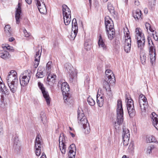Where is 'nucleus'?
<instances>
[{
    "instance_id": "c9c22d12",
    "label": "nucleus",
    "mask_w": 158,
    "mask_h": 158,
    "mask_svg": "<svg viewBox=\"0 0 158 158\" xmlns=\"http://www.w3.org/2000/svg\"><path fill=\"white\" fill-rule=\"evenodd\" d=\"M40 117L41 118V121H42L44 124H45L47 122V117L44 112H42L40 114Z\"/></svg>"
},
{
    "instance_id": "bf43d9fd",
    "label": "nucleus",
    "mask_w": 158,
    "mask_h": 158,
    "mask_svg": "<svg viewBox=\"0 0 158 158\" xmlns=\"http://www.w3.org/2000/svg\"><path fill=\"white\" fill-rule=\"evenodd\" d=\"M25 1L28 4H30L31 3L32 0H25Z\"/></svg>"
},
{
    "instance_id": "4468645a",
    "label": "nucleus",
    "mask_w": 158,
    "mask_h": 158,
    "mask_svg": "<svg viewBox=\"0 0 158 158\" xmlns=\"http://www.w3.org/2000/svg\"><path fill=\"white\" fill-rule=\"evenodd\" d=\"M38 86L41 90L43 96L45 99L48 105L50 104V98L49 96L48 93L45 90V89L43 86V84L40 82L38 83Z\"/></svg>"
},
{
    "instance_id": "37998d69",
    "label": "nucleus",
    "mask_w": 158,
    "mask_h": 158,
    "mask_svg": "<svg viewBox=\"0 0 158 158\" xmlns=\"http://www.w3.org/2000/svg\"><path fill=\"white\" fill-rule=\"evenodd\" d=\"M155 138L153 135H151L148 136L147 139V141L148 142L150 143L155 142Z\"/></svg>"
},
{
    "instance_id": "ddd939ff",
    "label": "nucleus",
    "mask_w": 158,
    "mask_h": 158,
    "mask_svg": "<svg viewBox=\"0 0 158 158\" xmlns=\"http://www.w3.org/2000/svg\"><path fill=\"white\" fill-rule=\"evenodd\" d=\"M72 32L70 35L71 40H74L76 37L77 33L78 27L76 19H73L72 21Z\"/></svg>"
},
{
    "instance_id": "39448f33",
    "label": "nucleus",
    "mask_w": 158,
    "mask_h": 158,
    "mask_svg": "<svg viewBox=\"0 0 158 158\" xmlns=\"http://www.w3.org/2000/svg\"><path fill=\"white\" fill-rule=\"evenodd\" d=\"M149 55L150 57L151 62L153 64L155 62L156 58V53L155 48L152 40L148 39Z\"/></svg>"
},
{
    "instance_id": "09e8293b",
    "label": "nucleus",
    "mask_w": 158,
    "mask_h": 158,
    "mask_svg": "<svg viewBox=\"0 0 158 158\" xmlns=\"http://www.w3.org/2000/svg\"><path fill=\"white\" fill-rule=\"evenodd\" d=\"M128 149L130 151H132L134 150V143L133 142H131L129 144Z\"/></svg>"
},
{
    "instance_id": "473e14b6",
    "label": "nucleus",
    "mask_w": 158,
    "mask_h": 158,
    "mask_svg": "<svg viewBox=\"0 0 158 158\" xmlns=\"http://www.w3.org/2000/svg\"><path fill=\"white\" fill-rule=\"evenodd\" d=\"M78 122L80 124L82 125L83 127L87 125V124L89 125L86 117H84L83 119L81 121H78Z\"/></svg>"
},
{
    "instance_id": "a18cd8bd",
    "label": "nucleus",
    "mask_w": 158,
    "mask_h": 158,
    "mask_svg": "<svg viewBox=\"0 0 158 158\" xmlns=\"http://www.w3.org/2000/svg\"><path fill=\"white\" fill-rule=\"evenodd\" d=\"M108 9L110 13L114 12V8L111 4H109L108 5Z\"/></svg>"
},
{
    "instance_id": "c03bdc74",
    "label": "nucleus",
    "mask_w": 158,
    "mask_h": 158,
    "mask_svg": "<svg viewBox=\"0 0 158 158\" xmlns=\"http://www.w3.org/2000/svg\"><path fill=\"white\" fill-rule=\"evenodd\" d=\"M130 137L123 138V144L124 146H127L128 145Z\"/></svg>"
},
{
    "instance_id": "cd10ccee",
    "label": "nucleus",
    "mask_w": 158,
    "mask_h": 158,
    "mask_svg": "<svg viewBox=\"0 0 158 158\" xmlns=\"http://www.w3.org/2000/svg\"><path fill=\"white\" fill-rule=\"evenodd\" d=\"M85 116L82 110L78 109L77 110V118L78 121H81L83 119Z\"/></svg>"
},
{
    "instance_id": "e433bc0d",
    "label": "nucleus",
    "mask_w": 158,
    "mask_h": 158,
    "mask_svg": "<svg viewBox=\"0 0 158 158\" xmlns=\"http://www.w3.org/2000/svg\"><path fill=\"white\" fill-rule=\"evenodd\" d=\"M65 137L63 133L60 134L59 138V144L64 143L65 142Z\"/></svg>"
},
{
    "instance_id": "49530a36",
    "label": "nucleus",
    "mask_w": 158,
    "mask_h": 158,
    "mask_svg": "<svg viewBox=\"0 0 158 158\" xmlns=\"http://www.w3.org/2000/svg\"><path fill=\"white\" fill-rule=\"evenodd\" d=\"M3 47L4 48H6L7 50H9L10 51L12 52H13L14 50L13 47L8 45V44H6L5 46Z\"/></svg>"
},
{
    "instance_id": "13d9d810",
    "label": "nucleus",
    "mask_w": 158,
    "mask_h": 158,
    "mask_svg": "<svg viewBox=\"0 0 158 158\" xmlns=\"http://www.w3.org/2000/svg\"><path fill=\"white\" fill-rule=\"evenodd\" d=\"M134 3L135 5L137 6H138L139 5V2L137 0H135Z\"/></svg>"
},
{
    "instance_id": "6ab92c4d",
    "label": "nucleus",
    "mask_w": 158,
    "mask_h": 158,
    "mask_svg": "<svg viewBox=\"0 0 158 158\" xmlns=\"http://www.w3.org/2000/svg\"><path fill=\"white\" fill-rule=\"evenodd\" d=\"M142 12L139 9H137L133 11V16L136 20H142Z\"/></svg>"
},
{
    "instance_id": "6e6d98bb",
    "label": "nucleus",
    "mask_w": 158,
    "mask_h": 158,
    "mask_svg": "<svg viewBox=\"0 0 158 158\" xmlns=\"http://www.w3.org/2000/svg\"><path fill=\"white\" fill-rule=\"evenodd\" d=\"M103 68V65L102 63H99L97 65V68L99 70H101Z\"/></svg>"
},
{
    "instance_id": "aec40b11",
    "label": "nucleus",
    "mask_w": 158,
    "mask_h": 158,
    "mask_svg": "<svg viewBox=\"0 0 158 158\" xmlns=\"http://www.w3.org/2000/svg\"><path fill=\"white\" fill-rule=\"evenodd\" d=\"M69 158H74L75 154L76 148L74 144H72L69 147Z\"/></svg>"
},
{
    "instance_id": "5701e85b",
    "label": "nucleus",
    "mask_w": 158,
    "mask_h": 158,
    "mask_svg": "<svg viewBox=\"0 0 158 158\" xmlns=\"http://www.w3.org/2000/svg\"><path fill=\"white\" fill-rule=\"evenodd\" d=\"M109 17L107 16L105 17V24L106 30L114 28V24L109 20Z\"/></svg>"
},
{
    "instance_id": "603ef678",
    "label": "nucleus",
    "mask_w": 158,
    "mask_h": 158,
    "mask_svg": "<svg viewBox=\"0 0 158 158\" xmlns=\"http://www.w3.org/2000/svg\"><path fill=\"white\" fill-rule=\"evenodd\" d=\"M97 103L98 104V105L100 107L102 106L103 104V102H102V101H100L99 100V98H97Z\"/></svg>"
},
{
    "instance_id": "4d7b16f0",
    "label": "nucleus",
    "mask_w": 158,
    "mask_h": 158,
    "mask_svg": "<svg viewBox=\"0 0 158 158\" xmlns=\"http://www.w3.org/2000/svg\"><path fill=\"white\" fill-rule=\"evenodd\" d=\"M97 98H99V100L102 101L103 102H104V97H103L100 96V95L98 96V94L97 96Z\"/></svg>"
},
{
    "instance_id": "7ed1b4c3",
    "label": "nucleus",
    "mask_w": 158,
    "mask_h": 158,
    "mask_svg": "<svg viewBox=\"0 0 158 158\" xmlns=\"http://www.w3.org/2000/svg\"><path fill=\"white\" fill-rule=\"evenodd\" d=\"M116 112V122L115 121L114 124V125L115 126H117V124L119 125L122 124L123 121V111L122 107V101L120 100H118L117 101Z\"/></svg>"
},
{
    "instance_id": "864d4df0",
    "label": "nucleus",
    "mask_w": 158,
    "mask_h": 158,
    "mask_svg": "<svg viewBox=\"0 0 158 158\" xmlns=\"http://www.w3.org/2000/svg\"><path fill=\"white\" fill-rule=\"evenodd\" d=\"M23 32L24 33V36L26 37H28L30 35V33H28L25 29L23 30Z\"/></svg>"
},
{
    "instance_id": "bb28decb",
    "label": "nucleus",
    "mask_w": 158,
    "mask_h": 158,
    "mask_svg": "<svg viewBox=\"0 0 158 158\" xmlns=\"http://www.w3.org/2000/svg\"><path fill=\"white\" fill-rule=\"evenodd\" d=\"M9 56V52L6 51H0V57L3 59H6Z\"/></svg>"
},
{
    "instance_id": "5fc2aeb1",
    "label": "nucleus",
    "mask_w": 158,
    "mask_h": 158,
    "mask_svg": "<svg viewBox=\"0 0 158 158\" xmlns=\"http://www.w3.org/2000/svg\"><path fill=\"white\" fill-rule=\"evenodd\" d=\"M106 31H107V34H111V33H112V32H114V28L110 29H108L107 30H106Z\"/></svg>"
},
{
    "instance_id": "0eeeda50",
    "label": "nucleus",
    "mask_w": 158,
    "mask_h": 158,
    "mask_svg": "<svg viewBox=\"0 0 158 158\" xmlns=\"http://www.w3.org/2000/svg\"><path fill=\"white\" fill-rule=\"evenodd\" d=\"M35 148L36 155L39 156L41 153L44 151L42 138L40 135H38L36 136L35 142Z\"/></svg>"
},
{
    "instance_id": "338daca9",
    "label": "nucleus",
    "mask_w": 158,
    "mask_h": 158,
    "mask_svg": "<svg viewBox=\"0 0 158 158\" xmlns=\"http://www.w3.org/2000/svg\"><path fill=\"white\" fill-rule=\"evenodd\" d=\"M44 152H43L42 154L43 155L42 156L40 157V158H46V155H44L43 154Z\"/></svg>"
},
{
    "instance_id": "6e6552de",
    "label": "nucleus",
    "mask_w": 158,
    "mask_h": 158,
    "mask_svg": "<svg viewBox=\"0 0 158 158\" xmlns=\"http://www.w3.org/2000/svg\"><path fill=\"white\" fill-rule=\"evenodd\" d=\"M31 75L30 71H25L21 75L19 78L21 86L26 85L29 81Z\"/></svg>"
},
{
    "instance_id": "423d86ee",
    "label": "nucleus",
    "mask_w": 158,
    "mask_h": 158,
    "mask_svg": "<svg viewBox=\"0 0 158 158\" xmlns=\"http://www.w3.org/2000/svg\"><path fill=\"white\" fill-rule=\"evenodd\" d=\"M62 12L64 22L66 25H68L71 21V12L69 8L65 5L62 6Z\"/></svg>"
},
{
    "instance_id": "f8f14e48",
    "label": "nucleus",
    "mask_w": 158,
    "mask_h": 158,
    "mask_svg": "<svg viewBox=\"0 0 158 158\" xmlns=\"http://www.w3.org/2000/svg\"><path fill=\"white\" fill-rule=\"evenodd\" d=\"M65 67L67 70V72L69 74V80L73 82V80L75 77L76 74L74 71V69L71 64L69 63H66L65 64Z\"/></svg>"
},
{
    "instance_id": "f704fd0d",
    "label": "nucleus",
    "mask_w": 158,
    "mask_h": 158,
    "mask_svg": "<svg viewBox=\"0 0 158 158\" xmlns=\"http://www.w3.org/2000/svg\"><path fill=\"white\" fill-rule=\"evenodd\" d=\"M6 103V100L3 95H1L0 97V106L3 107Z\"/></svg>"
},
{
    "instance_id": "1a4fd4ad",
    "label": "nucleus",
    "mask_w": 158,
    "mask_h": 158,
    "mask_svg": "<svg viewBox=\"0 0 158 158\" xmlns=\"http://www.w3.org/2000/svg\"><path fill=\"white\" fill-rule=\"evenodd\" d=\"M126 101L127 102V109L129 115L130 117H132L135 113L133 101L131 98L129 99L128 98L126 97Z\"/></svg>"
},
{
    "instance_id": "72a5a7b5",
    "label": "nucleus",
    "mask_w": 158,
    "mask_h": 158,
    "mask_svg": "<svg viewBox=\"0 0 158 158\" xmlns=\"http://www.w3.org/2000/svg\"><path fill=\"white\" fill-rule=\"evenodd\" d=\"M59 145L61 152L63 154H64L66 152V145L65 144V143L62 144L61 143L59 144Z\"/></svg>"
},
{
    "instance_id": "58836bf2",
    "label": "nucleus",
    "mask_w": 158,
    "mask_h": 158,
    "mask_svg": "<svg viewBox=\"0 0 158 158\" xmlns=\"http://www.w3.org/2000/svg\"><path fill=\"white\" fill-rule=\"evenodd\" d=\"M84 128L83 131L86 134H88L90 132V129L89 125H87L83 127Z\"/></svg>"
},
{
    "instance_id": "ea45409f",
    "label": "nucleus",
    "mask_w": 158,
    "mask_h": 158,
    "mask_svg": "<svg viewBox=\"0 0 158 158\" xmlns=\"http://www.w3.org/2000/svg\"><path fill=\"white\" fill-rule=\"evenodd\" d=\"M140 59L141 62L143 64H144L145 63L146 56L144 53H141L140 55Z\"/></svg>"
},
{
    "instance_id": "2eb2a0df",
    "label": "nucleus",
    "mask_w": 158,
    "mask_h": 158,
    "mask_svg": "<svg viewBox=\"0 0 158 158\" xmlns=\"http://www.w3.org/2000/svg\"><path fill=\"white\" fill-rule=\"evenodd\" d=\"M105 79L107 81H109L110 83H114L115 81V76L113 74L112 71L110 69L106 70L105 72Z\"/></svg>"
},
{
    "instance_id": "4be33fe9",
    "label": "nucleus",
    "mask_w": 158,
    "mask_h": 158,
    "mask_svg": "<svg viewBox=\"0 0 158 158\" xmlns=\"http://www.w3.org/2000/svg\"><path fill=\"white\" fill-rule=\"evenodd\" d=\"M41 52L42 49H41L40 51L39 49L36 53V54L35 56V62L34 65V67L35 68H37L39 64Z\"/></svg>"
},
{
    "instance_id": "7c9ffc66",
    "label": "nucleus",
    "mask_w": 158,
    "mask_h": 158,
    "mask_svg": "<svg viewBox=\"0 0 158 158\" xmlns=\"http://www.w3.org/2000/svg\"><path fill=\"white\" fill-rule=\"evenodd\" d=\"M154 148V146L152 145L148 146L144 149V152L147 154H150L152 152V150Z\"/></svg>"
},
{
    "instance_id": "393cba45",
    "label": "nucleus",
    "mask_w": 158,
    "mask_h": 158,
    "mask_svg": "<svg viewBox=\"0 0 158 158\" xmlns=\"http://www.w3.org/2000/svg\"><path fill=\"white\" fill-rule=\"evenodd\" d=\"M98 44L100 48H102L104 50H106L107 49L106 46L104 43L101 35H100L99 38L98 39Z\"/></svg>"
},
{
    "instance_id": "3c124183",
    "label": "nucleus",
    "mask_w": 158,
    "mask_h": 158,
    "mask_svg": "<svg viewBox=\"0 0 158 158\" xmlns=\"http://www.w3.org/2000/svg\"><path fill=\"white\" fill-rule=\"evenodd\" d=\"M111 33V34H107L108 38L110 40H112L113 38L115 35V32H112V33Z\"/></svg>"
},
{
    "instance_id": "20e7f679",
    "label": "nucleus",
    "mask_w": 158,
    "mask_h": 158,
    "mask_svg": "<svg viewBox=\"0 0 158 158\" xmlns=\"http://www.w3.org/2000/svg\"><path fill=\"white\" fill-rule=\"evenodd\" d=\"M135 38L137 40L138 47L142 49L144 46L145 39L141 29L139 28L135 29Z\"/></svg>"
},
{
    "instance_id": "2f4dec72",
    "label": "nucleus",
    "mask_w": 158,
    "mask_h": 158,
    "mask_svg": "<svg viewBox=\"0 0 158 158\" xmlns=\"http://www.w3.org/2000/svg\"><path fill=\"white\" fill-rule=\"evenodd\" d=\"M41 69V68L39 67L38 69V72L36 74V77L38 78H41L44 76L43 71Z\"/></svg>"
},
{
    "instance_id": "e2e57ef3",
    "label": "nucleus",
    "mask_w": 158,
    "mask_h": 158,
    "mask_svg": "<svg viewBox=\"0 0 158 158\" xmlns=\"http://www.w3.org/2000/svg\"><path fill=\"white\" fill-rule=\"evenodd\" d=\"M3 128L2 127L1 128H0V134L1 135L3 134Z\"/></svg>"
},
{
    "instance_id": "0e129e2a",
    "label": "nucleus",
    "mask_w": 158,
    "mask_h": 158,
    "mask_svg": "<svg viewBox=\"0 0 158 158\" xmlns=\"http://www.w3.org/2000/svg\"><path fill=\"white\" fill-rule=\"evenodd\" d=\"M153 37H154V38L155 39V40L157 41V40H158V37L156 35V36L155 37L154 36V35L153 34Z\"/></svg>"
},
{
    "instance_id": "412c9836",
    "label": "nucleus",
    "mask_w": 158,
    "mask_h": 158,
    "mask_svg": "<svg viewBox=\"0 0 158 158\" xmlns=\"http://www.w3.org/2000/svg\"><path fill=\"white\" fill-rule=\"evenodd\" d=\"M21 13V4L19 2L18 5V7L16 9V13L15 15V18L16 21V23L19 24V20L20 18V15Z\"/></svg>"
},
{
    "instance_id": "4c0bfd02",
    "label": "nucleus",
    "mask_w": 158,
    "mask_h": 158,
    "mask_svg": "<svg viewBox=\"0 0 158 158\" xmlns=\"http://www.w3.org/2000/svg\"><path fill=\"white\" fill-rule=\"evenodd\" d=\"M4 30L5 32L8 35H11V30L10 29V26L9 25H6L4 27Z\"/></svg>"
},
{
    "instance_id": "052dcab7",
    "label": "nucleus",
    "mask_w": 158,
    "mask_h": 158,
    "mask_svg": "<svg viewBox=\"0 0 158 158\" xmlns=\"http://www.w3.org/2000/svg\"><path fill=\"white\" fill-rule=\"evenodd\" d=\"M41 1H44L43 0H35V2L36 3V4L40 3V2H41Z\"/></svg>"
},
{
    "instance_id": "c756f323",
    "label": "nucleus",
    "mask_w": 158,
    "mask_h": 158,
    "mask_svg": "<svg viewBox=\"0 0 158 158\" xmlns=\"http://www.w3.org/2000/svg\"><path fill=\"white\" fill-rule=\"evenodd\" d=\"M91 43L90 40H88L85 41L84 44L85 48L87 51L89 50L91 48Z\"/></svg>"
},
{
    "instance_id": "69168bd1",
    "label": "nucleus",
    "mask_w": 158,
    "mask_h": 158,
    "mask_svg": "<svg viewBox=\"0 0 158 158\" xmlns=\"http://www.w3.org/2000/svg\"><path fill=\"white\" fill-rule=\"evenodd\" d=\"M15 40L14 38L13 37H11L9 39V41L10 42H12Z\"/></svg>"
},
{
    "instance_id": "de8ad7c7",
    "label": "nucleus",
    "mask_w": 158,
    "mask_h": 158,
    "mask_svg": "<svg viewBox=\"0 0 158 158\" xmlns=\"http://www.w3.org/2000/svg\"><path fill=\"white\" fill-rule=\"evenodd\" d=\"M156 3V0H149V5L151 7L154 6Z\"/></svg>"
},
{
    "instance_id": "a19ab883",
    "label": "nucleus",
    "mask_w": 158,
    "mask_h": 158,
    "mask_svg": "<svg viewBox=\"0 0 158 158\" xmlns=\"http://www.w3.org/2000/svg\"><path fill=\"white\" fill-rule=\"evenodd\" d=\"M89 104L91 106H94L95 104V102L94 99L90 97H89L87 99Z\"/></svg>"
},
{
    "instance_id": "f257e3e1",
    "label": "nucleus",
    "mask_w": 158,
    "mask_h": 158,
    "mask_svg": "<svg viewBox=\"0 0 158 158\" xmlns=\"http://www.w3.org/2000/svg\"><path fill=\"white\" fill-rule=\"evenodd\" d=\"M6 80L10 91L15 93L17 89L18 80L16 72L14 70L10 71L8 74Z\"/></svg>"
},
{
    "instance_id": "9d476101",
    "label": "nucleus",
    "mask_w": 158,
    "mask_h": 158,
    "mask_svg": "<svg viewBox=\"0 0 158 158\" xmlns=\"http://www.w3.org/2000/svg\"><path fill=\"white\" fill-rule=\"evenodd\" d=\"M139 102L142 112H145L146 109L148 107L147 99L145 96L142 94L140 95L139 97Z\"/></svg>"
},
{
    "instance_id": "c85d7f7f",
    "label": "nucleus",
    "mask_w": 158,
    "mask_h": 158,
    "mask_svg": "<svg viewBox=\"0 0 158 158\" xmlns=\"http://www.w3.org/2000/svg\"><path fill=\"white\" fill-rule=\"evenodd\" d=\"M123 131L122 135V137L123 138L130 137L129 131L128 129L123 128Z\"/></svg>"
},
{
    "instance_id": "79ce46f5",
    "label": "nucleus",
    "mask_w": 158,
    "mask_h": 158,
    "mask_svg": "<svg viewBox=\"0 0 158 158\" xmlns=\"http://www.w3.org/2000/svg\"><path fill=\"white\" fill-rule=\"evenodd\" d=\"M145 26L147 29V31H148V30H149L151 32H153L154 30L151 27V25L148 23L146 22L145 23Z\"/></svg>"
},
{
    "instance_id": "f3484780",
    "label": "nucleus",
    "mask_w": 158,
    "mask_h": 158,
    "mask_svg": "<svg viewBox=\"0 0 158 158\" xmlns=\"http://www.w3.org/2000/svg\"><path fill=\"white\" fill-rule=\"evenodd\" d=\"M109 81L110 80L108 81L105 79L103 83V88L106 89V94L108 96L110 97L112 95V92L109 84H110L111 83H110L109 82Z\"/></svg>"
},
{
    "instance_id": "9b49d317",
    "label": "nucleus",
    "mask_w": 158,
    "mask_h": 158,
    "mask_svg": "<svg viewBox=\"0 0 158 158\" xmlns=\"http://www.w3.org/2000/svg\"><path fill=\"white\" fill-rule=\"evenodd\" d=\"M127 32L125 33L124 32L125 36V45L124 50L127 53L130 52L131 50V37L129 35V32L127 29Z\"/></svg>"
},
{
    "instance_id": "f03ea898",
    "label": "nucleus",
    "mask_w": 158,
    "mask_h": 158,
    "mask_svg": "<svg viewBox=\"0 0 158 158\" xmlns=\"http://www.w3.org/2000/svg\"><path fill=\"white\" fill-rule=\"evenodd\" d=\"M59 84L61 85V89L63 96L64 102L66 103H71L73 98L69 92L70 89L69 85L66 82H63L61 84V82L60 83L59 81L58 83V86H59Z\"/></svg>"
},
{
    "instance_id": "b1692460",
    "label": "nucleus",
    "mask_w": 158,
    "mask_h": 158,
    "mask_svg": "<svg viewBox=\"0 0 158 158\" xmlns=\"http://www.w3.org/2000/svg\"><path fill=\"white\" fill-rule=\"evenodd\" d=\"M56 76L52 73H50L48 75L47 81L48 82L49 85L53 84L56 82Z\"/></svg>"
},
{
    "instance_id": "dca6fc26",
    "label": "nucleus",
    "mask_w": 158,
    "mask_h": 158,
    "mask_svg": "<svg viewBox=\"0 0 158 158\" xmlns=\"http://www.w3.org/2000/svg\"><path fill=\"white\" fill-rule=\"evenodd\" d=\"M158 116L155 113L152 112L150 115L151 118L152 122L153 125L158 130Z\"/></svg>"
},
{
    "instance_id": "680f3d73",
    "label": "nucleus",
    "mask_w": 158,
    "mask_h": 158,
    "mask_svg": "<svg viewBox=\"0 0 158 158\" xmlns=\"http://www.w3.org/2000/svg\"><path fill=\"white\" fill-rule=\"evenodd\" d=\"M144 13L145 14H147L148 12V10L147 8H145L144 10Z\"/></svg>"
},
{
    "instance_id": "774afa93",
    "label": "nucleus",
    "mask_w": 158,
    "mask_h": 158,
    "mask_svg": "<svg viewBox=\"0 0 158 158\" xmlns=\"http://www.w3.org/2000/svg\"><path fill=\"white\" fill-rule=\"evenodd\" d=\"M70 134L73 137H75V135L73 133L70 132Z\"/></svg>"
},
{
    "instance_id": "8fccbe9b",
    "label": "nucleus",
    "mask_w": 158,
    "mask_h": 158,
    "mask_svg": "<svg viewBox=\"0 0 158 158\" xmlns=\"http://www.w3.org/2000/svg\"><path fill=\"white\" fill-rule=\"evenodd\" d=\"M52 62L51 61H49L46 64L47 69L48 70H50L52 67Z\"/></svg>"
},
{
    "instance_id": "a878e982",
    "label": "nucleus",
    "mask_w": 158,
    "mask_h": 158,
    "mask_svg": "<svg viewBox=\"0 0 158 158\" xmlns=\"http://www.w3.org/2000/svg\"><path fill=\"white\" fill-rule=\"evenodd\" d=\"M1 91L5 95H8L10 94V91L8 89H7L4 84H1L0 85Z\"/></svg>"
},
{
    "instance_id": "a211bd4d",
    "label": "nucleus",
    "mask_w": 158,
    "mask_h": 158,
    "mask_svg": "<svg viewBox=\"0 0 158 158\" xmlns=\"http://www.w3.org/2000/svg\"><path fill=\"white\" fill-rule=\"evenodd\" d=\"M36 5L40 12L41 14H45L47 13V10L44 1H41V2L37 3Z\"/></svg>"
}]
</instances>
